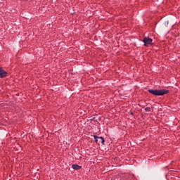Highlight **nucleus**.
I'll return each instance as SVG.
<instances>
[{
    "label": "nucleus",
    "instance_id": "nucleus-1",
    "mask_svg": "<svg viewBox=\"0 0 180 180\" xmlns=\"http://www.w3.org/2000/svg\"><path fill=\"white\" fill-rule=\"evenodd\" d=\"M149 94H152L155 96H164V95H167V94H169V90L167 89H154L148 90Z\"/></svg>",
    "mask_w": 180,
    "mask_h": 180
},
{
    "label": "nucleus",
    "instance_id": "nucleus-2",
    "mask_svg": "<svg viewBox=\"0 0 180 180\" xmlns=\"http://www.w3.org/2000/svg\"><path fill=\"white\" fill-rule=\"evenodd\" d=\"M145 47H148V46H153V39L150 37H145L143 39Z\"/></svg>",
    "mask_w": 180,
    "mask_h": 180
},
{
    "label": "nucleus",
    "instance_id": "nucleus-3",
    "mask_svg": "<svg viewBox=\"0 0 180 180\" xmlns=\"http://www.w3.org/2000/svg\"><path fill=\"white\" fill-rule=\"evenodd\" d=\"M94 138L96 144H100V143H101V144H105V139H103V137L94 135Z\"/></svg>",
    "mask_w": 180,
    "mask_h": 180
},
{
    "label": "nucleus",
    "instance_id": "nucleus-4",
    "mask_svg": "<svg viewBox=\"0 0 180 180\" xmlns=\"http://www.w3.org/2000/svg\"><path fill=\"white\" fill-rule=\"evenodd\" d=\"M6 77H8V72L0 68V78H5Z\"/></svg>",
    "mask_w": 180,
    "mask_h": 180
},
{
    "label": "nucleus",
    "instance_id": "nucleus-5",
    "mask_svg": "<svg viewBox=\"0 0 180 180\" xmlns=\"http://www.w3.org/2000/svg\"><path fill=\"white\" fill-rule=\"evenodd\" d=\"M72 168H73V169H76V171H78V169H81V168H82V166L74 164L72 165Z\"/></svg>",
    "mask_w": 180,
    "mask_h": 180
},
{
    "label": "nucleus",
    "instance_id": "nucleus-6",
    "mask_svg": "<svg viewBox=\"0 0 180 180\" xmlns=\"http://www.w3.org/2000/svg\"><path fill=\"white\" fill-rule=\"evenodd\" d=\"M145 111L146 112H151V108H150V107L146 108Z\"/></svg>",
    "mask_w": 180,
    "mask_h": 180
},
{
    "label": "nucleus",
    "instance_id": "nucleus-7",
    "mask_svg": "<svg viewBox=\"0 0 180 180\" xmlns=\"http://www.w3.org/2000/svg\"><path fill=\"white\" fill-rule=\"evenodd\" d=\"M131 115H133V112H131Z\"/></svg>",
    "mask_w": 180,
    "mask_h": 180
}]
</instances>
